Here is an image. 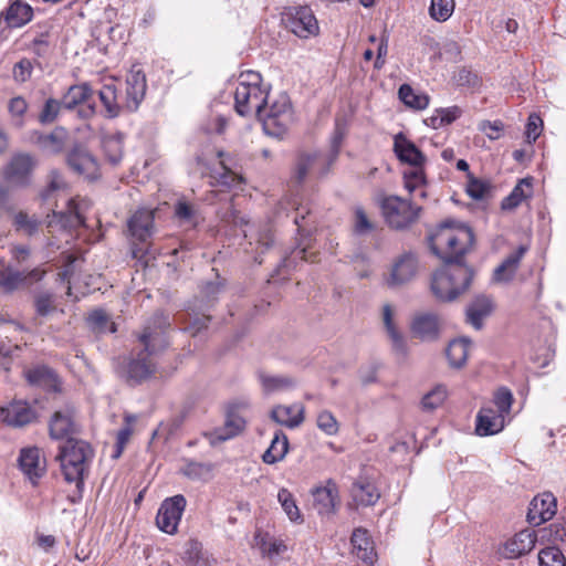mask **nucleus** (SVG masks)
<instances>
[{
    "mask_svg": "<svg viewBox=\"0 0 566 566\" xmlns=\"http://www.w3.org/2000/svg\"><path fill=\"white\" fill-rule=\"evenodd\" d=\"M33 8L24 0H11L0 11V42L8 39L11 29H20L32 21Z\"/></svg>",
    "mask_w": 566,
    "mask_h": 566,
    "instance_id": "6e6552de",
    "label": "nucleus"
},
{
    "mask_svg": "<svg viewBox=\"0 0 566 566\" xmlns=\"http://www.w3.org/2000/svg\"><path fill=\"white\" fill-rule=\"evenodd\" d=\"M155 373V364L144 352H139L125 367V378L130 385H137L149 378Z\"/></svg>",
    "mask_w": 566,
    "mask_h": 566,
    "instance_id": "b1692460",
    "label": "nucleus"
},
{
    "mask_svg": "<svg viewBox=\"0 0 566 566\" xmlns=\"http://www.w3.org/2000/svg\"><path fill=\"white\" fill-rule=\"evenodd\" d=\"M474 234L464 224L446 221L429 238L431 252L444 263L462 262V258L472 248Z\"/></svg>",
    "mask_w": 566,
    "mask_h": 566,
    "instance_id": "f257e3e1",
    "label": "nucleus"
},
{
    "mask_svg": "<svg viewBox=\"0 0 566 566\" xmlns=\"http://www.w3.org/2000/svg\"><path fill=\"white\" fill-rule=\"evenodd\" d=\"M127 227L133 238L145 242L154 231V212L148 209H138L128 219Z\"/></svg>",
    "mask_w": 566,
    "mask_h": 566,
    "instance_id": "a878e982",
    "label": "nucleus"
},
{
    "mask_svg": "<svg viewBox=\"0 0 566 566\" xmlns=\"http://www.w3.org/2000/svg\"><path fill=\"white\" fill-rule=\"evenodd\" d=\"M35 164V159L30 154H15L3 168V178L11 185L25 186Z\"/></svg>",
    "mask_w": 566,
    "mask_h": 566,
    "instance_id": "ddd939ff",
    "label": "nucleus"
},
{
    "mask_svg": "<svg viewBox=\"0 0 566 566\" xmlns=\"http://www.w3.org/2000/svg\"><path fill=\"white\" fill-rule=\"evenodd\" d=\"M350 542L356 556L367 564H373L374 548L367 531L364 528H356L353 532Z\"/></svg>",
    "mask_w": 566,
    "mask_h": 566,
    "instance_id": "e433bc0d",
    "label": "nucleus"
},
{
    "mask_svg": "<svg viewBox=\"0 0 566 566\" xmlns=\"http://www.w3.org/2000/svg\"><path fill=\"white\" fill-rule=\"evenodd\" d=\"M35 311L41 316H46L55 310L54 295L49 292L40 293L34 300Z\"/></svg>",
    "mask_w": 566,
    "mask_h": 566,
    "instance_id": "680f3d73",
    "label": "nucleus"
},
{
    "mask_svg": "<svg viewBox=\"0 0 566 566\" xmlns=\"http://www.w3.org/2000/svg\"><path fill=\"white\" fill-rule=\"evenodd\" d=\"M323 161L324 158L317 153L302 154L298 157L295 166V172L293 176L295 182L302 184L305 180L307 174L314 168V166Z\"/></svg>",
    "mask_w": 566,
    "mask_h": 566,
    "instance_id": "c03bdc74",
    "label": "nucleus"
},
{
    "mask_svg": "<svg viewBox=\"0 0 566 566\" xmlns=\"http://www.w3.org/2000/svg\"><path fill=\"white\" fill-rule=\"evenodd\" d=\"M556 514V499L549 493L536 495L530 503L527 521L534 526L549 521Z\"/></svg>",
    "mask_w": 566,
    "mask_h": 566,
    "instance_id": "412c9836",
    "label": "nucleus"
},
{
    "mask_svg": "<svg viewBox=\"0 0 566 566\" xmlns=\"http://www.w3.org/2000/svg\"><path fill=\"white\" fill-rule=\"evenodd\" d=\"M262 123L263 132L271 137L282 139L294 123V111L286 93L266 101L256 114Z\"/></svg>",
    "mask_w": 566,
    "mask_h": 566,
    "instance_id": "20e7f679",
    "label": "nucleus"
},
{
    "mask_svg": "<svg viewBox=\"0 0 566 566\" xmlns=\"http://www.w3.org/2000/svg\"><path fill=\"white\" fill-rule=\"evenodd\" d=\"M504 128V125L501 120L489 122L483 120L479 125V129L484 133L489 139L496 140L501 137V133Z\"/></svg>",
    "mask_w": 566,
    "mask_h": 566,
    "instance_id": "774afa93",
    "label": "nucleus"
},
{
    "mask_svg": "<svg viewBox=\"0 0 566 566\" xmlns=\"http://www.w3.org/2000/svg\"><path fill=\"white\" fill-rule=\"evenodd\" d=\"M277 501L280 502L283 511L292 522L302 521V515L295 499L287 489H281L277 493Z\"/></svg>",
    "mask_w": 566,
    "mask_h": 566,
    "instance_id": "09e8293b",
    "label": "nucleus"
},
{
    "mask_svg": "<svg viewBox=\"0 0 566 566\" xmlns=\"http://www.w3.org/2000/svg\"><path fill=\"white\" fill-rule=\"evenodd\" d=\"M471 342L468 338H459L450 342L447 348V357L452 367H462L469 356Z\"/></svg>",
    "mask_w": 566,
    "mask_h": 566,
    "instance_id": "a19ab883",
    "label": "nucleus"
},
{
    "mask_svg": "<svg viewBox=\"0 0 566 566\" xmlns=\"http://www.w3.org/2000/svg\"><path fill=\"white\" fill-rule=\"evenodd\" d=\"M63 130L51 133L40 137L43 147L49 148L53 153H59L63 148Z\"/></svg>",
    "mask_w": 566,
    "mask_h": 566,
    "instance_id": "338daca9",
    "label": "nucleus"
},
{
    "mask_svg": "<svg viewBox=\"0 0 566 566\" xmlns=\"http://www.w3.org/2000/svg\"><path fill=\"white\" fill-rule=\"evenodd\" d=\"M346 135V127L345 125L340 124L339 122L336 123L335 129L331 139V161H334L340 150L342 143Z\"/></svg>",
    "mask_w": 566,
    "mask_h": 566,
    "instance_id": "0e129e2a",
    "label": "nucleus"
},
{
    "mask_svg": "<svg viewBox=\"0 0 566 566\" xmlns=\"http://www.w3.org/2000/svg\"><path fill=\"white\" fill-rule=\"evenodd\" d=\"M410 329L412 335L421 340H436L440 334L439 316L431 312L418 313L411 321Z\"/></svg>",
    "mask_w": 566,
    "mask_h": 566,
    "instance_id": "4be33fe9",
    "label": "nucleus"
},
{
    "mask_svg": "<svg viewBox=\"0 0 566 566\" xmlns=\"http://www.w3.org/2000/svg\"><path fill=\"white\" fill-rule=\"evenodd\" d=\"M244 424L245 421L243 418L235 415H229L223 427L218 428L214 431L211 443H214L216 441H226L235 437L244 429Z\"/></svg>",
    "mask_w": 566,
    "mask_h": 566,
    "instance_id": "79ce46f5",
    "label": "nucleus"
},
{
    "mask_svg": "<svg viewBox=\"0 0 566 566\" xmlns=\"http://www.w3.org/2000/svg\"><path fill=\"white\" fill-rule=\"evenodd\" d=\"M398 94L401 102L410 108L422 111L429 105V96L424 93L416 92L408 84H402Z\"/></svg>",
    "mask_w": 566,
    "mask_h": 566,
    "instance_id": "37998d69",
    "label": "nucleus"
},
{
    "mask_svg": "<svg viewBox=\"0 0 566 566\" xmlns=\"http://www.w3.org/2000/svg\"><path fill=\"white\" fill-rule=\"evenodd\" d=\"M492 310V300L486 295H478L467 307V322L475 329H481L483 319L491 314Z\"/></svg>",
    "mask_w": 566,
    "mask_h": 566,
    "instance_id": "72a5a7b5",
    "label": "nucleus"
},
{
    "mask_svg": "<svg viewBox=\"0 0 566 566\" xmlns=\"http://www.w3.org/2000/svg\"><path fill=\"white\" fill-rule=\"evenodd\" d=\"M505 427V417L495 409L484 407L476 416L475 432L481 437L492 436L502 431Z\"/></svg>",
    "mask_w": 566,
    "mask_h": 566,
    "instance_id": "cd10ccee",
    "label": "nucleus"
},
{
    "mask_svg": "<svg viewBox=\"0 0 566 566\" xmlns=\"http://www.w3.org/2000/svg\"><path fill=\"white\" fill-rule=\"evenodd\" d=\"M354 232L358 235L367 234L374 230V223L368 219L361 207H356L354 211Z\"/></svg>",
    "mask_w": 566,
    "mask_h": 566,
    "instance_id": "13d9d810",
    "label": "nucleus"
},
{
    "mask_svg": "<svg viewBox=\"0 0 566 566\" xmlns=\"http://www.w3.org/2000/svg\"><path fill=\"white\" fill-rule=\"evenodd\" d=\"M124 135L115 133L105 135L102 139V147L108 161L117 165L123 158Z\"/></svg>",
    "mask_w": 566,
    "mask_h": 566,
    "instance_id": "ea45409f",
    "label": "nucleus"
},
{
    "mask_svg": "<svg viewBox=\"0 0 566 566\" xmlns=\"http://www.w3.org/2000/svg\"><path fill=\"white\" fill-rule=\"evenodd\" d=\"M92 203L86 198H70L66 201V209L60 212L55 210L48 214L46 227L50 232L54 230H73L85 224L84 213Z\"/></svg>",
    "mask_w": 566,
    "mask_h": 566,
    "instance_id": "423d86ee",
    "label": "nucleus"
},
{
    "mask_svg": "<svg viewBox=\"0 0 566 566\" xmlns=\"http://www.w3.org/2000/svg\"><path fill=\"white\" fill-rule=\"evenodd\" d=\"M286 27L301 39L316 36L319 32L317 19L307 6L291 9L286 14Z\"/></svg>",
    "mask_w": 566,
    "mask_h": 566,
    "instance_id": "9d476101",
    "label": "nucleus"
},
{
    "mask_svg": "<svg viewBox=\"0 0 566 566\" xmlns=\"http://www.w3.org/2000/svg\"><path fill=\"white\" fill-rule=\"evenodd\" d=\"M169 326L168 316L164 313H156L151 322L145 326L139 335V342L144 346L142 352L151 358L164 352L169 345L166 335Z\"/></svg>",
    "mask_w": 566,
    "mask_h": 566,
    "instance_id": "0eeeda50",
    "label": "nucleus"
},
{
    "mask_svg": "<svg viewBox=\"0 0 566 566\" xmlns=\"http://www.w3.org/2000/svg\"><path fill=\"white\" fill-rule=\"evenodd\" d=\"M62 107V101L55 98H48L43 105L42 111L39 114V122L42 125L54 123Z\"/></svg>",
    "mask_w": 566,
    "mask_h": 566,
    "instance_id": "603ef678",
    "label": "nucleus"
},
{
    "mask_svg": "<svg viewBox=\"0 0 566 566\" xmlns=\"http://www.w3.org/2000/svg\"><path fill=\"white\" fill-rule=\"evenodd\" d=\"M269 92L263 87H247L237 85L234 92V108L240 116L255 115L266 104Z\"/></svg>",
    "mask_w": 566,
    "mask_h": 566,
    "instance_id": "9b49d317",
    "label": "nucleus"
},
{
    "mask_svg": "<svg viewBox=\"0 0 566 566\" xmlns=\"http://www.w3.org/2000/svg\"><path fill=\"white\" fill-rule=\"evenodd\" d=\"M180 472L190 480H207L211 475L212 465L210 463L186 460Z\"/></svg>",
    "mask_w": 566,
    "mask_h": 566,
    "instance_id": "a18cd8bd",
    "label": "nucleus"
},
{
    "mask_svg": "<svg viewBox=\"0 0 566 566\" xmlns=\"http://www.w3.org/2000/svg\"><path fill=\"white\" fill-rule=\"evenodd\" d=\"M99 101L104 106L105 116L108 118L117 117L125 109L123 94H118L113 84L104 85L98 92Z\"/></svg>",
    "mask_w": 566,
    "mask_h": 566,
    "instance_id": "f704fd0d",
    "label": "nucleus"
},
{
    "mask_svg": "<svg viewBox=\"0 0 566 566\" xmlns=\"http://www.w3.org/2000/svg\"><path fill=\"white\" fill-rule=\"evenodd\" d=\"M49 430L52 439H71L70 436L75 432L72 410L55 411L49 423Z\"/></svg>",
    "mask_w": 566,
    "mask_h": 566,
    "instance_id": "7c9ffc66",
    "label": "nucleus"
},
{
    "mask_svg": "<svg viewBox=\"0 0 566 566\" xmlns=\"http://www.w3.org/2000/svg\"><path fill=\"white\" fill-rule=\"evenodd\" d=\"M146 90L147 81L145 73L137 65H133L125 81V94H123L125 109L128 112L137 111L145 97Z\"/></svg>",
    "mask_w": 566,
    "mask_h": 566,
    "instance_id": "f8f14e48",
    "label": "nucleus"
},
{
    "mask_svg": "<svg viewBox=\"0 0 566 566\" xmlns=\"http://www.w3.org/2000/svg\"><path fill=\"white\" fill-rule=\"evenodd\" d=\"M14 226L17 230L23 231L28 235L34 234L40 227L38 219L29 217L25 212L20 211L14 217Z\"/></svg>",
    "mask_w": 566,
    "mask_h": 566,
    "instance_id": "6e6d98bb",
    "label": "nucleus"
},
{
    "mask_svg": "<svg viewBox=\"0 0 566 566\" xmlns=\"http://www.w3.org/2000/svg\"><path fill=\"white\" fill-rule=\"evenodd\" d=\"M271 419L290 429L297 428L304 421V407L277 405L271 411Z\"/></svg>",
    "mask_w": 566,
    "mask_h": 566,
    "instance_id": "2f4dec72",
    "label": "nucleus"
},
{
    "mask_svg": "<svg viewBox=\"0 0 566 566\" xmlns=\"http://www.w3.org/2000/svg\"><path fill=\"white\" fill-rule=\"evenodd\" d=\"M513 395L507 388H500L494 395V403L496 406V412L506 417L513 403Z\"/></svg>",
    "mask_w": 566,
    "mask_h": 566,
    "instance_id": "4d7b16f0",
    "label": "nucleus"
},
{
    "mask_svg": "<svg viewBox=\"0 0 566 566\" xmlns=\"http://www.w3.org/2000/svg\"><path fill=\"white\" fill-rule=\"evenodd\" d=\"M382 322L391 340L394 352L397 355L405 357L408 353L407 343L403 335L394 323V308L390 304H385L382 306Z\"/></svg>",
    "mask_w": 566,
    "mask_h": 566,
    "instance_id": "473e14b6",
    "label": "nucleus"
},
{
    "mask_svg": "<svg viewBox=\"0 0 566 566\" xmlns=\"http://www.w3.org/2000/svg\"><path fill=\"white\" fill-rule=\"evenodd\" d=\"M187 500L182 494L165 499L157 512L156 524L158 528L167 534H175L185 512Z\"/></svg>",
    "mask_w": 566,
    "mask_h": 566,
    "instance_id": "1a4fd4ad",
    "label": "nucleus"
},
{
    "mask_svg": "<svg viewBox=\"0 0 566 566\" xmlns=\"http://www.w3.org/2000/svg\"><path fill=\"white\" fill-rule=\"evenodd\" d=\"M19 467L33 483L44 474L46 469L45 460L41 458V451L36 447H29L21 450Z\"/></svg>",
    "mask_w": 566,
    "mask_h": 566,
    "instance_id": "5701e85b",
    "label": "nucleus"
},
{
    "mask_svg": "<svg viewBox=\"0 0 566 566\" xmlns=\"http://www.w3.org/2000/svg\"><path fill=\"white\" fill-rule=\"evenodd\" d=\"M448 396L447 388L443 385H437L432 390L426 394L421 400L422 408L432 411L440 407Z\"/></svg>",
    "mask_w": 566,
    "mask_h": 566,
    "instance_id": "8fccbe9b",
    "label": "nucleus"
},
{
    "mask_svg": "<svg viewBox=\"0 0 566 566\" xmlns=\"http://www.w3.org/2000/svg\"><path fill=\"white\" fill-rule=\"evenodd\" d=\"M454 7V0H431L429 14L434 21L444 22L452 15Z\"/></svg>",
    "mask_w": 566,
    "mask_h": 566,
    "instance_id": "de8ad7c7",
    "label": "nucleus"
},
{
    "mask_svg": "<svg viewBox=\"0 0 566 566\" xmlns=\"http://www.w3.org/2000/svg\"><path fill=\"white\" fill-rule=\"evenodd\" d=\"M537 542L535 531L522 530L506 539L501 548V555L507 559H516L530 554Z\"/></svg>",
    "mask_w": 566,
    "mask_h": 566,
    "instance_id": "dca6fc26",
    "label": "nucleus"
},
{
    "mask_svg": "<svg viewBox=\"0 0 566 566\" xmlns=\"http://www.w3.org/2000/svg\"><path fill=\"white\" fill-rule=\"evenodd\" d=\"M289 451V439L283 431L277 430L271 441L270 447L262 455L266 464H274L282 461Z\"/></svg>",
    "mask_w": 566,
    "mask_h": 566,
    "instance_id": "4c0bfd02",
    "label": "nucleus"
},
{
    "mask_svg": "<svg viewBox=\"0 0 566 566\" xmlns=\"http://www.w3.org/2000/svg\"><path fill=\"white\" fill-rule=\"evenodd\" d=\"M188 315H189V319H188V324L185 329L187 332H189L192 336H196L199 333H201L203 329H206L208 327V324L211 321V317L206 314H201V315L188 314Z\"/></svg>",
    "mask_w": 566,
    "mask_h": 566,
    "instance_id": "e2e57ef3",
    "label": "nucleus"
},
{
    "mask_svg": "<svg viewBox=\"0 0 566 566\" xmlns=\"http://www.w3.org/2000/svg\"><path fill=\"white\" fill-rule=\"evenodd\" d=\"M69 167L86 179L95 180L99 177V166L96 158L86 149L76 147L66 158Z\"/></svg>",
    "mask_w": 566,
    "mask_h": 566,
    "instance_id": "6ab92c4d",
    "label": "nucleus"
},
{
    "mask_svg": "<svg viewBox=\"0 0 566 566\" xmlns=\"http://www.w3.org/2000/svg\"><path fill=\"white\" fill-rule=\"evenodd\" d=\"M256 379L264 396L293 390L297 386V379L291 375L271 374L265 370L256 371Z\"/></svg>",
    "mask_w": 566,
    "mask_h": 566,
    "instance_id": "aec40b11",
    "label": "nucleus"
},
{
    "mask_svg": "<svg viewBox=\"0 0 566 566\" xmlns=\"http://www.w3.org/2000/svg\"><path fill=\"white\" fill-rule=\"evenodd\" d=\"M93 91L87 83L72 85L62 97L63 107L73 109L81 104H85L78 109V115L83 118H88L95 113V105L88 103Z\"/></svg>",
    "mask_w": 566,
    "mask_h": 566,
    "instance_id": "f3484780",
    "label": "nucleus"
},
{
    "mask_svg": "<svg viewBox=\"0 0 566 566\" xmlns=\"http://www.w3.org/2000/svg\"><path fill=\"white\" fill-rule=\"evenodd\" d=\"M378 203L387 224L392 229H406L419 218L420 208L398 196L379 197Z\"/></svg>",
    "mask_w": 566,
    "mask_h": 566,
    "instance_id": "39448f33",
    "label": "nucleus"
},
{
    "mask_svg": "<svg viewBox=\"0 0 566 566\" xmlns=\"http://www.w3.org/2000/svg\"><path fill=\"white\" fill-rule=\"evenodd\" d=\"M2 420L12 427H23L35 419V411L25 401H13L0 409Z\"/></svg>",
    "mask_w": 566,
    "mask_h": 566,
    "instance_id": "393cba45",
    "label": "nucleus"
},
{
    "mask_svg": "<svg viewBox=\"0 0 566 566\" xmlns=\"http://www.w3.org/2000/svg\"><path fill=\"white\" fill-rule=\"evenodd\" d=\"M419 268L418 258L412 252L402 253L392 264L391 271L386 279L389 287L401 286L417 275Z\"/></svg>",
    "mask_w": 566,
    "mask_h": 566,
    "instance_id": "4468645a",
    "label": "nucleus"
},
{
    "mask_svg": "<svg viewBox=\"0 0 566 566\" xmlns=\"http://www.w3.org/2000/svg\"><path fill=\"white\" fill-rule=\"evenodd\" d=\"M491 190V186L488 181L478 179L469 175L467 184V192L474 200L484 199Z\"/></svg>",
    "mask_w": 566,
    "mask_h": 566,
    "instance_id": "5fc2aeb1",
    "label": "nucleus"
},
{
    "mask_svg": "<svg viewBox=\"0 0 566 566\" xmlns=\"http://www.w3.org/2000/svg\"><path fill=\"white\" fill-rule=\"evenodd\" d=\"M44 274L45 271L39 268L23 272L8 266L0 270V287L10 293L41 281Z\"/></svg>",
    "mask_w": 566,
    "mask_h": 566,
    "instance_id": "2eb2a0df",
    "label": "nucleus"
},
{
    "mask_svg": "<svg viewBox=\"0 0 566 566\" xmlns=\"http://www.w3.org/2000/svg\"><path fill=\"white\" fill-rule=\"evenodd\" d=\"M473 271L462 262L444 263L434 272L431 292L441 302H452L471 285Z\"/></svg>",
    "mask_w": 566,
    "mask_h": 566,
    "instance_id": "f03ea898",
    "label": "nucleus"
},
{
    "mask_svg": "<svg viewBox=\"0 0 566 566\" xmlns=\"http://www.w3.org/2000/svg\"><path fill=\"white\" fill-rule=\"evenodd\" d=\"M394 151L400 161L407 163L411 167L424 164V155L402 133L397 134L394 138Z\"/></svg>",
    "mask_w": 566,
    "mask_h": 566,
    "instance_id": "bb28decb",
    "label": "nucleus"
},
{
    "mask_svg": "<svg viewBox=\"0 0 566 566\" xmlns=\"http://www.w3.org/2000/svg\"><path fill=\"white\" fill-rule=\"evenodd\" d=\"M541 566H566V559L562 551L556 546H548L538 553Z\"/></svg>",
    "mask_w": 566,
    "mask_h": 566,
    "instance_id": "3c124183",
    "label": "nucleus"
},
{
    "mask_svg": "<svg viewBox=\"0 0 566 566\" xmlns=\"http://www.w3.org/2000/svg\"><path fill=\"white\" fill-rule=\"evenodd\" d=\"M527 251L528 247L522 244L515 251L510 253L503 260V262L494 270L493 280L495 282L503 283L511 282L514 279L516 271L520 266V263Z\"/></svg>",
    "mask_w": 566,
    "mask_h": 566,
    "instance_id": "c85d7f7f",
    "label": "nucleus"
},
{
    "mask_svg": "<svg viewBox=\"0 0 566 566\" xmlns=\"http://www.w3.org/2000/svg\"><path fill=\"white\" fill-rule=\"evenodd\" d=\"M93 457L94 451L87 442L67 439L60 446L56 455L64 480L67 483H75L77 489L83 486L84 476L88 472Z\"/></svg>",
    "mask_w": 566,
    "mask_h": 566,
    "instance_id": "7ed1b4c3",
    "label": "nucleus"
},
{
    "mask_svg": "<svg viewBox=\"0 0 566 566\" xmlns=\"http://www.w3.org/2000/svg\"><path fill=\"white\" fill-rule=\"evenodd\" d=\"M405 187L411 192L424 184V172L422 166L411 167L403 172Z\"/></svg>",
    "mask_w": 566,
    "mask_h": 566,
    "instance_id": "052dcab7",
    "label": "nucleus"
},
{
    "mask_svg": "<svg viewBox=\"0 0 566 566\" xmlns=\"http://www.w3.org/2000/svg\"><path fill=\"white\" fill-rule=\"evenodd\" d=\"M24 376L29 384L43 387L48 390L57 391L60 380L55 371L45 366L38 365L24 370Z\"/></svg>",
    "mask_w": 566,
    "mask_h": 566,
    "instance_id": "c756f323",
    "label": "nucleus"
},
{
    "mask_svg": "<svg viewBox=\"0 0 566 566\" xmlns=\"http://www.w3.org/2000/svg\"><path fill=\"white\" fill-rule=\"evenodd\" d=\"M313 507L321 516H331L339 504V494L336 483L328 480L325 485L312 491Z\"/></svg>",
    "mask_w": 566,
    "mask_h": 566,
    "instance_id": "a211bd4d",
    "label": "nucleus"
},
{
    "mask_svg": "<svg viewBox=\"0 0 566 566\" xmlns=\"http://www.w3.org/2000/svg\"><path fill=\"white\" fill-rule=\"evenodd\" d=\"M218 157L220 158V164L222 166L223 171L219 175L218 182L226 187H233L242 181V177L233 172L227 165L223 159L224 153L218 151Z\"/></svg>",
    "mask_w": 566,
    "mask_h": 566,
    "instance_id": "bf43d9fd",
    "label": "nucleus"
},
{
    "mask_svg": "<svg viewBox=\"0 0 566 566\" xmlns=\"http://www.w3.org/2000/svg\"><path fill=\"white\" fill-rule=\"evenodd\" d=\"M66 187L67 185L61 172L56 169H52L48 175V186L41 192V198L43 201H49L55 198L60 192L65 191Z\"/></svg>",
    "mask_w": 566,
    "mask_h": 566,
    "instance_id": "49530a36",
    "label": "nucleus"
},
{
    "mask_svg": "<svg viewBox=\"0 0 566 566\" xmlns=\"http://www.w3.org/2000/svg\"><path fill=\"white\" fill-rule=\"evenodd\" d=\"M532 196V179L523 178L501 203L503 210H513Z\"/></svg>",
    "mask_w": 566,
    "mask_h": 566,
    "instance_id": "58836bf2",
    "label": "nucleus"
},
{
    "mask_svg": "<svg viewBox=\"0 0 566 566\" xmlns=\"http://www.w3.org/2000/svg\"><path fill=\"white\" fill-rule=\"evenodd\" d=\"M543 120L536 114H531L526 124V139L528 143L535 142L542 133Z\"/></svg>",
    "mask_w": 566,
    "mask_h": 566,
    "instance_id": "69168bd1",
    "label": "nucleus"
},
{
    "mask_svg": "<svg viewBox=\"0 0 566 566\" xmlns=\"http://www.w3.org/2000/svg\"><path fill=\"white\" fill-rule=\"evenodd\" d=\"M352 496L358 505H374L380 497L377 488L367 480H358L352 486Z\"/></svg>",
    "mask_w": 566,
    "mask_h": 566,
    "instance_id": "c9c22d12",
    "label": "nucleus"
},
{
    "mask_svg": "<svg viewBox=\"0 0 566 566\" xmlns=\"http://www.w3.org/2000/svg\"><path fill=\"white\" fill-rule=\"evenodd\" d=\"M317 428L327 436H335L338 433L339 424L335 416L328 410H322L316 418Z\"/></svg>",
    "mask_w": 566,
    "mask_h": 566,
    "instance_id": "864d4df0",
    "label": "nucleus"
}]
</instances>
